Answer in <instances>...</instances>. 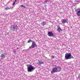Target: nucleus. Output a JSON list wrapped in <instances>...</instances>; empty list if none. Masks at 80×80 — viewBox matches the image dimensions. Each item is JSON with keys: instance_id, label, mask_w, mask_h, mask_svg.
Masks as SVG:
<instances>
[{"instance_id": "obj_1", "label": "nucleus", "mask_w": 80, "mask_h": 80, "mask_svg": "<svg viewBox=\"0 0 80 80\" xmlns=\"http://www.w3.org/2000/svg\"><path fill=\"white\" fill-rule=\"evenodd\" d=\"M61 67L59 66H55V67L53 68L52 71H51L52 74H53L54 73L60 72L61 71Z\"/></svg>"}, {"instance_id": "obj_2", "label": "nucleus", "mask_w": 80, "mask_h": 80, "mask_svg": "<svg viewBox=\"0 0 80 80\" xmlns=\"http://www.w3.org/2000/svg\"><path fill=\"white\" fill-rule=\"evenodd\" d=\"M27 67L28 72H33V71H34V70L35 69V68H34L33 66L30 64L28 65Z\"/></svg>"}, {"instance_id": "obj_3", "label": "nucleus", "mask_w": 80, "mask_h": 80, "mask_svg": "<svg viewBox=\"0 0 80 80\" xmlns=\"http://www.w3.org/2000/svg\"><path fill=\"white\" fill-rule=\"evenodd\" d=\"M65 58L66 60H68L69 59L73 58V57L72 56L71 53H67L65 55Z\"/></svg>"}, {"instance_id": "obj_4", "label": "nucleus", "mask_w": 80, "mask_h": 80, "mask_svg": "<svg viewBox=\"0 0 80 80\" xmlns=\"http://www.w3.org/2000/svg\"><path fill=\"white\" fill-rule=\"evenodd\" d=\"M11 29L14 32L15 30H18V27L17 25L14 24L11 26Z\"/></svg>"}, {"instance_id": "obj_5", "label": "nucleus", "mask_w": 80, "mask_h": 80, "mask_svg": "<svg viewBox=\"0 0 80 80\" xmlns=\"http://www.w3.org/2000/svg\"><path fill=\"white\" fill-rule=\"evenodd\" d=\"M37 45L36 44V43H35V42L32 41V43L31 46L29 47V48H35V47H36Z\"/></svg>"}, {"instance_id": "obj_6", "label": "nucleus", "mask_w": 80, "mask_h": 80, "mask_svg": "<svg viewBox=\"0 0 80 80\" xmlns=\"http://www.w3.org/2000/svg\"><path fill=\"white\" fill-rule=\"evenodd\" d=\"M48 35L49 36V37H54V34L53 33V32L52 31H49L48 32Z\"/></svg>"}, {"instance_id": "obj_7", "label": "nucleus", "mask_w": 80, "mask_h": 80, "mask_svg": "<svg viewBox=\"0 0 80 80\" xmlns=\"http://www.w3.org/2000/svg\"><path fill=\"white\" fill-rule=\"evenodd\" d=\"M76 12H77V14L78 16H80V8H78L76 9H75Z\"/></svg>"}, {"instance_id": "obj_8", "label": "nucleus", "mask_w": 80, "mask_h": 80, "mask_svg": "<svg viewBox=\"0 0 80 80\" xmlns=\"http://www.w3.org/2000/svg\"><path fill=\"white\" fill-rule=\"evenodd\" d=\"M61 22H62V23H63L64 24H65V23H68V22H67V19H62V20Z\"/></svg>"}, {"instance_id": "obj_9", "label": "nucleus", "mask_w": 80, "mask_h": 80, "mask_svg": "<svg viewBox=\"0 0 80 80\" xmlns=\"http://www.w3.org/2000/svg\"><path fill=\"white\" fill-rule=\"evenodd\" d=\"M43 63L44 62H43L40 60L38 61V64L39 65H42V64H43Z\"/></svg>"}, {"instance_id": "obj_10", "label": "nucleus", "mask_w": 80, "mask_h": 80, "mask_svg": "<svg viewBox=\"0 0 80 80\" xmlns=\"http://www.w3.org/2000/svg\"><path fill=\"white\" fill-rule=\"evenodd\" d=\"M57 30H58L59 32H62V31H63V30L61 29L60 27H58H58Z\"/></svg>"}, {"instance_id": "obj_11", "label": "nucleus", "mask_w": 80, "mask_h": 80, "mask_svg": "<svg viewBox=\"0 0 80 80\" xmlns=\"http://www.w3.org/2000/svg\"><path fill=\"white\" fill-rule=\"evenodd\" d=\"M42 25H43V26H45V25H46V22L45 21L44 22L43 21L42 23Z\"/></svg>"}, {"instance_id": "obj_12", "label": "nucleus", "mask_w": 80, "mask_h": 80, "mask_svg": "<svg viewBox=\"0 0 80 80\" xmlns=\"http://www.w3.org/2000/svg\"><path fill=\"white\" fill-rule=\"evenodd\" d=\"M10 9V8H9V7H7L5 8V10H7Z\"/></svg>"}, {"instance_id": "obj_13", "label": "nucleus", "mask_w": 80, "mask_h": 80, "mask_svg": "<svg viewBox=\"0 0 80 80\" xmlns=\"http://www.w3.org/2000/svg\"><path fill=\"white\" fill-rule=\"evenodd\" d=\"M32 42H33V41H32L31 39H30L28 41V43H30V42H32Z\"/></svg>"}, {"instance_id": "obj_14", "label": "nucleus", "mask_w": 80, "mask_h": 80, "mask_svg": "<svg viewBox=\"0 0 80 80\" xmlns=\"http://www.w3.org/2000/svg\"><path fill=\"white\" fill-rule=\"evenodd\" d=\"M1 57H2V58H5V56L4 55V54H2V56H1Z\"/></svg>"}, {"instance_id": "obj_15", "label": "nucleus", "mask_w": 80, "mask_h": 80, "mask_svg": "<svg viewBox=\"0 0 80 80\" xmlns=\"http://www.w3.org/2000/svg\"><path fill=\"white\" fill-rule=\"evenodd\" d=\"M48 2V0H46L44 1V2L46 3H47V2Z\"/></svg>"}, {"instance_id": "obj_16", "label": "nucleus", "mask_w": 80, "mask_h": 80, "mask_svg": "<svg viewBox=\"0 0 80 80\" xmlns=\"http://www.w3.org/2000/svg\"><path fill=\"white\" fill-rule=\"evenodd\" d=\"M51 58L52 59L55 58V56H51Z\"/></svg>"}, {"instance_id": "obj_17", "label": "nucleus", "mask_w": 80, "mask_h": 80, "mask_svg": "<svg viewBox=\"0 0 80 80\" xmlns=\"http://www.w3.org/2000/svg\"><path fill=\"white\" fill-rule=\"evenodd\" d=\"M13 52H14V53H15V54H16V53L17 52L16 51L14 50H13Z\"/></svg>"}, {"instance_id": "obj_18", "label": "nucleus", "mask_w": 80, "mask_h": 80, "mask_svg": "<svg viewBox=\"0 0 80 80\" xmlns=\"http://www.w3.org/2000/svg\"><path fill=\"white\" fill-rule=\"evenodd\" d=\"M21 7H23V8H26V7H25V6H23V5H21Z\"/></svg>"}, {"instance_id": "obj_19", "label": "nucleus", "mask_w": 80, "mask_h": 80, "mask_svg": "<svg viewBox=\"0 0 80 80\" xmlns=\"http://www.w3.org/2000/svg\"><path fill=\"white\" fill-rule=\"evenodd\" d=\"M15 5V2H14L13 3H12V6H13V5Z\"/></svg>"}, {"instance_id": "obj_20", "label": "nucleus", "mask_w": 80, "mask_h": 80, "mask_svg": "<svg viewBox=\"0 0 80 80\" xmlns=\"http://www.w3.org/2000/svg\"><path fill=\"white\" fill-rule=\"evenodd\" d=\"M14 2H15H15H17V0H15Z\"/></svg>"}, {"instance_id": "obj_21", "label": "nucleus", "mask_w": 80, "mask_h": 80, "mask_svg": "<svg viewBox=\"0 0 80 80\" xmlns=\"http://www.w3.org/2000/svg\"><path fill=\"white\" fill-rule=\"evenodd\" d=\"M17 50H18V48H17Z\"/></svg>"}, {"instance_id": "obj_22", "label": "nucleus", "mask_w": 80, "mask_h": 80, "mask_svg": "<svg viewBox=\"0 0 80 80\" xmlns=\"http://www.w3.org/2000/svg\"><path fill=\"white\" fill-rule=\"evenodd\" d=\"M77 2H79V1H77Z\"/></svg>"}, {"instance_id": "obj_23", "label": "nucleus", "mask_w": 80, "mask_h": 80, "mask_svg": "<svg viewBox=\"0 0 80 80\" xmlns=\"http://www.w3.org/2000/svg\"><path fill=\"white\" fill-rule=\"evenodd\" d=\"M13 8V7H12V8Z\"/></svg>"}]
</instances>
